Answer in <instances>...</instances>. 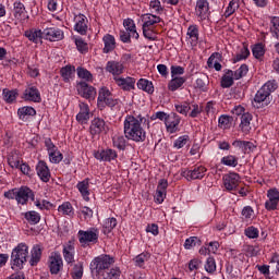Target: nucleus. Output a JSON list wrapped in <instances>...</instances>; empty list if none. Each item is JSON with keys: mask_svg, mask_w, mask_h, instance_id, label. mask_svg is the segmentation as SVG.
I'll use <instances>...</instances> for the list:
<instances>
[{"mask_svg": "<svg viewBox=\"0 0 279 279\" xmlns=\"http://www.w3.org/2000/svg\"><path fill=\"white\" fill-rule=\"evenodd\" d=\"M117 156H118L117 150H113L110 148L95 153V158L97 160H104L105 162H110L112 160H116Z\"/></svg>", "mask_w": 279, "mask_h": 279, "instance_id": "obj_23", "label": "nucleus"}, {"mask_svg": "<svg viewBox=\"0 0 279 279\" xmlns=\"http://www.w3.org/2000/svg\"><path fill=\"white\" fill-rule=\"evenodd\" d=\"M71 275L73 279H82V276H84V265L82 263L74 265Z\"/></svg>", "mask_w": 279, "mask_h": 279, "instance_id": "obj_49", "label": "nucleus"}, {"mask_svg": "<svg viewBox=\"0 0 279 279\" xmlns=\"http://www.w3.org/2000/svg\"><path fill=\"white\" fill-rule=\"evenodd\" d=\"M13 14H14V17L17 19V21H23V19H25V14H26L25 4H23L20 1L14 2Z\"/></svg>", "mask_w": 279, "mask_h": 279, "instance_id": "obj_35", "label": "nucleus"}, {"mask_svg": "<svg viewBox=\"0 0 279 279\" xmlns=\"http://www.w3.org/2000/svg\"><path fill=\"white\" fill-rule=\"evenodd\" d=\"M160 21H162V19H160V16L149 14V13L143 14L142 15V22H143L142 27H148V28L154 29V25L160 23Z\"/></svg>", "mask_w": 279, "mask_h": 279, "instance_id": "obj_24", "label": "nucleus"}, {"mask_svg": "<svg viewBox=\"0 0 279 279\" xmlns=\"http://www.w3.org/2000/svg\"><path fill=\"white\" fill-rule=\"evenodd\" d=\"M149 258H151V254L144 252L137 255L133 260L137 267H143V265H145L146 260H149Z\"/></svg>", "mask_w": 279, "mask_h": 279, "instance_id": "obj_47", "label": "nucleus"}, {"mask_svg": "<svg viewBox=\"0 0 279 279\" xmlns=\"http://www.w3.org/2000/svg\"><path fill=\"white\" fill-rule=\"evenodd\" d=\"M143 35L148 40H156V32H154V28L143 27Z\"/></svg>", "mask_w": 279, "mask_h": 279, "instance_id": "obj_61", "label": "nucleus"}, {"mask_svg": "<svg viewBox=\"0 0 279 279\" xmlns=\"http://www.w3.org/2000/svg\"><path fill=\"white\" fill-rule=\"evenodd\" d=\"M252 53L256 60H260L265 56V45L258 43L253 46Z\"/></svg>", "mask_w": 279, "mask_h": 279, "instance_id": "obj_43", "label": "nucleus"}, {"mask_svg": "<svg viewBox=\"0 0 279 279\" xmlns=\"http://www.w3.org/2000/svg\"><path fill=\"white\" fill-rule=\"evenodd\" d=\"M60 73H61V76L63 77V81L69 82V80H71V77L75 75V66L66 65L61 69Z\"/></svg>", "mask_w": 279, "mask_h": 279, "instance_id": "obj_41", "label": "nucleus"}, {"mask_svg": "<svg viewBox=\"0 0 279 279\" xmlns=\"http://www.w3.org/2000/svg\"><path fill=\"white\" fill-rule=\"evenodd\" d=\"M113 141V147H117L120 150L125 149V137L123 135H116L112 138Z\"/></svg>", "mask_w": 279, "mask_h": 279, "instance_id": "obj_54", "label": "nucleus"}, {"mask_svg": "<svg viewBox=\"0 0 279 279\" xmlns=\"http://www.w3.org/2000/svg\"><path fill=\"white\" fill-rule=\"evenodd\" d=\"M221 165L226 167H236L239 165V157L229 155L221 158Z\"/></svg>", "mask_w": 279, "mask_h": 279, "instance_id": "obj_42", "label": "nucleus"}, {"mask_svg": "<svg viewBox=\"0 0 279 279\" xmlns=\"http://www.w3.org/2000/svg\"><path fill=\"white\" fill-rule=\"evenodd\" d=\"M112 265H114V257L100 255L90 263V270L97 279H108Z\"/></svg>", "mask_w": 279, "mask_h": 279, "instance_id": "obj_2", "label": "nucleus"}, {"mask_svg": "<svg viewBox=\"0 0 279 279\" xmlns=\"http://www.w3.org/2000/svg\"><path fill=\"white\" fill-rule=\"evenodd\" d=\"M29 255V246L25 243H20L15 246L11 253V268L15 271H21L25 263H27V256Z\"/></svg>", "mask_w": 279, "mask_h": 279, "instance_id": "obj_4", "label": "nucleus"}, {"mask_svg": "<svg viewBox=\"0 0 279 279\" xmlns=\"http://www.w3.org/2000/svg\"><path fill=\"white\" fill-rule=\"evenodd\" d=\"M24 99L26 101H34L35 104H40L43 100L40 98V92L36 88V86H31L25 89Z\"/></svg>", "mask_w": 279, "mask_h": 279, "instance_id": "obj_22", "label": "nucleus"}, {"mask_svg": "<svg viewBox=\"0 0 279 279\" xmlns=\"http://www.w3.org/2000/svg\"><path fill=\"white\" fill-rule=\"evenodd\" d=\"M205 269L208 274H215V271H217V264L215 263V258H207Z\"/></svg>", "mask_w": 279, "mask_h": 279, "instance_id": "obj_57", "label": "nucleus"}, {"mask_svg": "<svg viewBox=\"0 0 279 279\" xmlns=\"http://www.w3.org/2000/svg\"><path fill=\"white\" fill-rule=\"evenodd\" d=\"M24 217L26 221L31 223V226H36V223H40V214H38L37 211H26L24 214Z\"/></svg>", "mask_w": 279, "mask_h": 279, "instance_id": "obj_40", "label": "nucleus"}, {"mask_svg": "<svg viewBox=\"0 0 279 279\" xmlns=\"http://www.w3.org/2000/svg\"><path fill=\"white\" fill-rule=\"evenodd\" d=\"M50 162L58 165V162H62V153L58 151V149L49 153Z\"/></svg>", "mask_w": 279, "mask_h": 279, "instance_id": "obj_58", "label": "nucleus"}, {"mask_svg": "<svg viewBox=\"0 0 279 279\" xmlns=\"http://www.w3.org/2000/svg\"><path fill=\"white\" fill-rule=\"evenodd\" d=\"M5 199H15L17 202L19 197V187L11 189L7 192H4Z\"/></svg>", "mask_w": 279, "mask_h": 279, "instance_id": "obj_60", "label": "nucleus"}, {"mask_svg": "<svg viewBox=\"0 0 279 279\" xmlns=\"http://www.w3.org/2000/svg\"><path fill=\"white\" fill-rule=\"evenodd\" d=\"M182 178H186L189 182L192 180H202L204 175H206V167L198 166L195 167L193 170H182L181 171Z\"/></svg>", "mask_w": 279, "mask_h": 279, "instance_id": "obj_10", "label": "nucleus"}, {"mask_svg": "<svg viewBox=\"0 0 279 279\" xmlns=\"http://www.w3.org/2000/svg\"><path fill=\"white\" fill-rule=\"evenodd\" d=\"M222 180L227 191H236V187L241 182V177H239L238 173L231 172L229 174H225Z\"/></svg>", "mask_w": 279, "mask_h": 279, "instance_id": "obj_14", "label": "nucleus"}, {"mask_svg": "<svg viewBox=\"0 0 279 279\" xmlns=\"http://www.w3.org/2000/svg\"><path fill=\"white\" fill-rule=\"evenodd\" d=\"M195 245H202V241H199L198 236H191L185 240V243H184L185 250H191V247H195Z\"/></svg>", "mask_w": 279, "mask_h": 279, "instance_id": "obj_55", "label": "nucleus"}, {"mask_svg": "<svg viewBox=\"0 0 279 279\" xmlns=\"http://www.w3.org/2000/svg\"><path fill=\"white\" fill-rule=\"evenodd\" d=\"M143 123H147V118L143 116H126L124 120V135L128 141L134 143H145L147 132L143 128Z\"/></svg>", "mask_w": 279, "mask_h": 279, "instance_id": "obj_1", "label": "nucleus"}, {"mask_svg": "<svg viewBox=\"0 0 279 279\" xmlns=\"http://www.w3.org/2000/svg\"><path fill=\"white\" fill-rule=\"evenodd\" d=\"M76 89L78 95H81V97H84V99H95V97H97V89L88 85V83L86 82H80L76 85Z\"/></svg>", "mask_w": 279, "mask_h": 279, "instance_id": "obj_11", "label": "nucleus"}, {"mask_svg": "<svg viewBox=\"0 0 279 279\" xmlns=\"http://www.w3.org/2000/svg\"><path fill=\"white\" fill-rule=\"evenodd\" d=\"M185 83H186V77L172 76V80L168 84V88L173 93L178 90V88H182V86H184Z\"/></svg>", "mask_w": 279, "mask_h": 279, "instance_id": "obj_31", "label": "nucleus"}, {"mask_svg": "<svg viewBox=\"0 0 279 279\" xmlns=\"http://www.w3.org/2000/svg\"><path fill=\"white\" fill-rule=\"evenodd\" d=\"M45 40H50V43H58L64 38V32L56 26L46 27L43 31Z\"/></svg>", "mask_w": 279, "mask_h": 279, "instance_id": "obj_9", "label": "nucleus"}, {"mask_svg": "<svg viewBox=\"0 0 279 279\" xmlns=\"http://www.w3.org/2000/svg\"><path fill=\"white\" fill-rule=\"evenodd\" d=\"M234 85V72L232 70H227L226 74L221 77V87L230 88Z\"/></svg>", "mask_w": 279, "mask_h": 279, "instance_id": "obj_34", "label": "nucleus"}, {"mask_svg": "<svg viewBox=\"0 0 279 279\" xmlns=\"http://www.w3.org/2000/svg\"><path fill=\"white\" fill-rule=\"evenodd\" d=\"M58 211L62 213L63 215H68V217H73V205L71 203L65 202L58 207Z\"/></svg>", "mask_w": 279, "mask_h": 279, "instance_id": "obj_48", "label": "nucleus"}, {"mask_svg": "<svg viewBox=\"0 0 279 279\" xmlns=\"http://www.w3.org/2000/svg\"><path fill=\"white\" fill-rule=\"evenodd\" d=\"M245 235L248 239H258V229L255 227H248L245 229Z\"/></svg>", "mask_w": 279, "mask_h": 279, "instance_id": "obj_64", "label": "nucleus"}, {"mask_svg": "<svg viewBox=\"0 0 279 279\" xmlns=\"http://www.w3.org/2000/svg\"><path fill=\"white\" fill-rule=\"evenodd\" d=\"M186 143H189V135L180 136L174 142V147H177V149H182V147H184V145H186Z\"/></svg>", "mask_w": 279, "mask_h": 279, "instance_id": "obj_63", "label": "nucleus"}, {"mask_svg": "<svg viewBox=\"0 0 279 279\" xmlns=\"http://www.w3.org/2000/svg\"><path fill=\"white\" fill-rule=\"evenodd\" d=\"M31 260H29V265L32 267H36V265H38V263H40V258L43 256V250L40 248V245H35L32 251H31Z\"/></svg>", "mask_w": 279, "mask_h": 279, "instance_id": "obj_30", "label": "nucleus"}, {"mask_svg": "<svg viewBox=\"0 0 279 279\" xmlns=\"http://www.w3.org/2000/svg\"><path fill=\"white\" fill-rule=\"evenodd\" d=\"M35 206L38 207L39 210H51V208H53V204L45 199L41 202L39 199L35 201Z\"/></svg>", "mask_w": 279, "mask_h": 279, "instance_id": "obj_56", "label": "nucleus"}, {"mask_svg": "<svg viewBox=\"0 0 279 279\" xmlns=\"http://www.w3.org/2000/svg\"><path fill=\"white\" fill-rule=\"evenodd\" d=\"M113 80L117 86H119V88L122 90H134L136 78L130 76H126L125 78L121 76H114Z\"/></svg>", "mask_w": 279, "mask_h": 279, "instance_id": "obj_16", "label": "nucleus"}, {"mask_svg": "<svg viewBox=\"0 0 279 279\" xmlns=\"http://www.w3.org/2000/svg\"><path fill=\"white\" fill-rule=\"evenodd\" d=\"M105 43L104 47V53H110V51H114V48L117 47V41L114 40V36L107 34L102 38Z\"/></svg>", "mask_w": 279, "mask_h": 279, "instance_id": "obj_29", "label": "nucleus"}, {"mask_svg": "<svg viewBox=\"0 0 279 279\" xmlns=\"http://www.w3.org/2000/svg\"><path fill=\"white\" fill-rule=\"evenodd\" d=\"M195 12L198 19L206 21L210 14V4L208 3V0H197Z\"/></svg>", "mask_w": 279, "mask_h": 279, "instance_id": "obj_15", "label": "nucleus"}, {"mask_svg": "<svg viewBox=\"0 0 279 279\" xmlns=\"http://www.w3.org/2000/svg\"><path fill=\"white\" fill-rule=\"evenodd\" d=\"M24 36H26V38H28V40H31V43H35L36 45H38V43H40V40H43V38H45V35L43 34V31H40V29L26 31Z\"/></svg>", "mask_w": 279, "mask_h": 279, "instance_id": "obj_28", "label": "nucleus"}, {"mask_svg": "<svg viewBox=\"0 0 279 279\" xmlns=\"http://www.w3.org/2000/svg\"><path fill=\"white\" fill-rule=\"evenodd\" d=\"M63 257L65 263H68V265H71V263H75V246L71 244H69L68 246H64Z\"/></svg>", "mask_w": 279, "mask_h": 279, "instance_id": "obj_32", "label": "nucleus"}, {"mask_svg": "<svg viewBox=\"0 0 279 279\" xmlns=\"http://www.w3.org/2000/svg\"><path fill=\"white\" fill-rule=\"evenodd\" d=\"M137 88H140L141 90H144L145 93H148V95H153L154 83L149 82L148 80L141 78L137 82Z\"/></svg>", "mask_w": 279, "mask_h": 279, "instance_id": "obj_39", "label": "nucleus"}, {"mask_svg": "<svg viewBox=\"0 0 279 279\" xmlns=\"http://www.w3.org/2000/svg\"><path fill=\"white\" fill-rule=\"evenodd\" d=\"M208 75L202 74L196 78L195 88H198V90H203V93H206L208 90Z\"/></svg>", "mask_w": 279, "mask_h": 279, "instance_id": "obj_38", "label": "nucleus"}, {"mask_svg": "<svg viewBox=\"0 0 279 279\" xmlns=\"http://www.w3.org/2000/svg\"><path fill=\"white\" fill-rule=\"evenodd\" d=\"M74 21H75V25H74L75 32L81 34V36H86V32H88V19L86 17V15L78 14L75 16Z\"/></svg>", "mask_w": 279, "mask_h": 279, "instance_id": "obj_17", "label": "nucleus"}, {"mask_svg": "<svg viewBox=\"0 0 279 279\" xmlns=\"http://www.w3.org/2000/svg\"><path fill=\"white\" fill-rule=\"evenodd\" d=\"M78 241L82 247H88V245H95L99 241V230L92 228L87 231L80 230L78 231Z\"/></svg>", "mask_w": 279, "mask_h": 279, "instance_id": "obj_5", "label": "nucleus"}, {"mask_svg": "<svg viewBox=\"0 0 279 279\" xmlns=\"http://www.w3.org/2000/svg\"><path fill=\"white\" fill-rule=\"evenodd\" d=\"M270 31L275 34L276 38L279 40V17H272Z\"/></svg>", "mask_w": 279, "mask_h": 279, "instance_id": "obj_62", "label": "nucleus"}, {"mask_svg": "<svg viewBox=\"0 0 279 279\" xmlns=\"http://www.w3.org/2000/svg\"><path fill=\"white\" fill-rule=\"evenodd\" d=\"M97 104H98V108H100V110H104L106 106H108L109 108H114L118 101L117 99H114V96H112V93L110 92V89H108V87H101L98 92Z\"/></svg>", "mask_w": 279, "mask_h": 279, "instance_id": "obj_6", "label": "nucleus"}, {"mask_svg": "<svg viewBox=\"0 0 279 279\" xmlns=\"http://www.w3.org/2000/svg\"><path fill=\"white\" fill-rule=\"evenodd\" d=\"M76 189L80 191L85 202H90V197H88V195H90V192L88 191V179L78 182Z\"/></svg>", "mask_w": 279, "mask_h": 279, "instance_id": "obj_33", "label": "nucleus"}, {"mask_svg": "<svg viewBox=\"0 0 279 279\" xmlns=\"http://www.w3.org/2000/svg\"><path fill=\"white\" fill-rule=\"evenodd\" d=\"M21 121H27V117H36V109L33 107H22L17 110Z\"/></svg>", "mask_w": 279, "mask_h": 279, "instance_id": "obj_36", "label": "nucleus"}, {"mask_svg": "<svg viewBox=\"0 0 279 279\" xmlns=\"http://www.w3.org/2000/svg\"><path fill=\"white\" fill-rule=\"evenodd\" d=\"M37 175L40 178L41 182H49L51 180V172L49 171V166L44 160L38 161L36 166Z\"/></svg>", "mask_w": 279, "mask_h": 279, "instance_id": "obj_20", "label": "nucleus"}, {"mask_svg": "<svg viewBox=\"0 0 279 279\" xmlns=\"http://www.w3.org/2000/svg\"><path fill=\"white\" fill-rule=\"evenodd\" d=\"M223 57L219 52H214L207 60V66L215 69V71H221V59Z\"/></svg>", "mask_w": 279, "mask_h": 279, "instance_id": "obj_25", "label": "nucleus"}, {"mask_svg": "<svg viewBox=\"0 0 279 279\" xmlns=\"http://www.w3.org/2000/svg\"><path fill=\"white\" fill-rule=\"evenodd\" d=\"M278 83L276 80L266 82L255 94L254 97V107L255 108H265L271 104V93L277 90Z\"/></svg>", "mask_w": 279, "mask_h": 279, "instance_id": "obj_3", "label": "nucleus"}, {"mask_svg": "<svg viewBox=\"0 0 279 279\" xmlns=\"http://www.w3.org/2000/svg\"><path fill=\"white\" fill-rule=\"evenodd\" d=\"M29 199L34 202V191L27 186L17 187V204H21V206H25L27 205V202H29Z\"/></svg>", "mask_w": 279, "mask_h": 279, "instance_id": "obj_12", "label": "nucleus"}, {"mask_svg": "<svg viewBox=\"0 0 279 279\" xmlns=\"http://www.w3.org/2000/svg\"><path fill=\"white\" fill-rule=\"evenodd\" d=\"M114 228H117V218H108L105 220V223H104L105 234H110V232H112Z\"/></svg>", "mask_w": 279, "mask_h": 279, "instance_id": "obj_44", "label": "nucleus"}, {"mask_svg": "<svg viewBox=\"0 0 279 279\" xmlns=\"http://www.w3.org/2000/svg\"><path fill=\"white\" fill-rule=\"evenodd\" d=\"M125 70V66L123 65V62L121 61H108L106 65L107 73L113 74V77H119V75H122L123 71Z\"/></svg>", "mask_w": 279, "mask_h": 279, "instance_id": "obj_21", "label": "nucleus"}, {"mask_svg": "<svg viewBox=\"0 0 279 279\" xmlns=\"http://www.w3.org/2000/svg\"><path fill=\"white\" fill-rule=\"evenodd\" d=\"M110 129L108 128V124H106V121L101 118H95L92 120L89 125V132L92 136H99V134H108V131Z\"/></svg>", "mask_w": 279, "mask_h": 279, "instance_id": "obj_7", "label": "nucleus"}, {"mask_svg": "<svg viewBox=\"0 0 279 279\" xmlns=\"http://www.w3.org/2000/svg\"><path fill=\"white\" fill-rule=\"evenodd\" d=\"M187 36H190L192 43L197 44V40H199V29H197V26H190L187 28Z\"/></svg>", "mask_w": 279, "mask_h": 279, "instance_id": "obj_51", "label": "nucleus"}, {"mask_svg": "<svg viewBox=\"0 0 279 279\" xmlns=\"http://www.w3.org/2000/svg\"><path fill=\"white\" fill-rule=\"evenodd\" d=\"M248 71L250 68H247V64H242L235 72H233V80H241V77H245Z\"/></svg>", "mask_w": 279, "mask_h": 279, "instance_id": "obj_52", "label": "nucleus"}, {"mask_svg": "<svg viewBox=\"0 0 279 279\" xmlns=\"http://www.w3.org/2000/svg\"><path fill=\"white\" fill-rule=\"evenodd\" d=\"M90 119V109L84 102L80 104V112L76 114V121L78 123H86Z\"/></svg>", "mask_w": 279, "mask_h": 279, "instance_id": "obj_26", "label": "nucleus"}, {"mask_svg": "<svg viewBox=\"0 0 279 279\" xmlns=\"http://www.w3.org/2000/svg\"><path fill=\"white\" fill-rule=\"evenodd\" d=\"M48 263H49L50 274H52L53 276H58V274L62 271V267H64L62 255H60V253L58 252L51 253V255L49 256Z\"/></svg>", "mask_w": 279, "mask_h": 279, "instance_id": "obj_8", "label": "nucleus"}, {"mask_svg": "<svg viewBox=\"0 0 279 279\" xmlns=\"http://www.w3.org/2000/svg\"><path fill=\"white\" fill-rule=\"evenodd\" d=\"M76 73L81 80H85L86 82L93 81V74L90 71L86 70L85 68L78 66L76 69Z\"/></svg>", "mask_w": 279, "mask_h": 279, "instance_id": "obj_46", "label": "nucleus"}, {"mask_svg": "<svg viewBox=\"0 0 279 279\" xmlns=\"http://www.w3.org/2000/svg\"><path fill=\"white\" fill-rule=\"evenodd\" d=\"M180 121H181L180 116H178L177 113L168 114L165 122L167 132H169L170 134H175V132H179Z\"/></svg>", "mask_w": 279, "mask_h": 279, "instance_id": "obj_13", "label": "nucleus"}, {"mask_svg": "<svg viewBox=\"0 0 279 279\" xmlns=\"http://www.w3.org/2000/svg\"><path fill=\"white\" fill-rule=\"evenodd\" d=\"M17 96H19V93L16 92V89L14 90L3 89V97L7 104H12V101L16 100Z\"/></svg>", "mask_w": 279, "mask_h": 279, "instance_id": "obj_50", "label": "nucleus"}, {"mask_svg": "<svg viewBox=\"0 0 279 279\" xmlns=\"http://www.w3.org/2000/svg\"><path fill=\"white\" fill-rule=\"evenodd\" d=\"M175 110L180 114H189V110H191V105L189 102H183L180 105H175Z\"/></svg>", "mask_w": 279, "mask_h": 279, "instance_id": "obj_59", "label": "nucleus"}, {"mask_svg": "<svg viewBox=\"0 0 279 279\" xmlns=\"http://www.w3.org/2000/svg\"><path fill=\"white\" fill-rule=\"evenodd\" d=\"M267 197L269 199L265 203L266 210H276L279 203V191H277L276 189L269 190L267 192Z\"/></svg>", "mask_w": 279, "mask_h": 279, "instance_id": "obj_19", "label": "nucleus"}, {"mask_svg": "<svg viewBox=\"0 0 279 279\" xmlns=\"http://www.w3.org/2000/svg\"><path fill=\"white\" fill-rule=\"evenodd\" d=\"M231 121H232V118L230 116L222 114L218 119V128H221L222 130H227V128H230Z\"/></svg>", "mask_w": 279, "mask_h": 279, "instance_id": "obj_53", "label": "nucleus"}, {"mask_svg": "<svg viewBox=\"0 0 279 279\" xmlns=\"http://www.w3.org/2000/svg\"><path fill=\"white\" fill-rule=\"evenodd\" d=\"M168 186L169 182L166 179L159 180L155 194V202H157V204H162L165 202V197H167Z\"/></svg>", "mask_w": 279, "mask_h": 279, "instance_id": "obj_18", "label": "nucleus"}, {"mask_svg": "<svg viewBox=\"0 0 279 279\" xmlns=\"http://www.w3.org/2000/svg\"><path fill=\"white\" fill-rule=\"evenodd\" d=\"M123 25L125 27V32H129L132 34V38H135V40H138V33L136 32V24L134 23V20L126 19L123 21Z\"/></svg>", "mask_w": 279, "mask_h": 279, "instance_id": "obj_37", "label": "nucleus"}, {"mask_svg": "<svg viewBox=\"0 0 279 279\" xmlns=\"http://www.w3.org/2000/svg\"><path fill=\"white\" fill-rule=\"evenodd\" d=\"M252 123V113L246 112L241 116V123H240V130L243 132V134H250V131L252 130L251 126Z\"/></svg>", "mask_w": 279, "mask_h": 279, "instance_id": "obj_27", "label": "nucleus"}, {"mask_svg": "<svg viewBox=\"0 0 279 279\" xmlns=\"http://www.w3.org/2000/svg\"><path fill=\"white\" fill-rule=\"evenodd\" d=\"M239 8H240V1L239 0H231L229 2V5H228L226 12H225L226 19H228L229 16H232V14L234 12H236V10H239Z\"/></svg>", "mask_w": 279, "mask_h": 279, "instance_id": "obj_45", "label": "nucleus"}]
</instances>
